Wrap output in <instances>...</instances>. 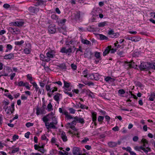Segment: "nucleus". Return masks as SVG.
I'll return each mask as SVG.
<instances>
[{
    "mask_svg": "<svg viewBox=\"0 0 155 155\" xmlns=\"http://www.w3.org/2000/svg\"><path fill=\"white\" fill-rule=\"evenodd\" d=\"M12 46L10 44H8L6 46V48L9 50V51L11 50L12 48Z\"/></svg>",
    "mask_w": 155,
    "mask_h": 155,
    "instance_id": "338daca9",
    "label": "nucleus"
},
{
    "mask_svg": "<svg viewBox=\"0 0 155 155\" xmlns=\"http://www.w3.org/2000/svg\"><path fill=\"white\" fill-rule=\"evenodd\" d=\"M142 147V146H135L134 147V149L138 151H140L141 152H142L141 151V150Z\"/></svg>",
    "mask_w": 155,
    "mask_h": 155,
    "instance_id": "3c124183",
    "label": "nucleus"
},
{
    "mask_svg": "<svg viewBox=\"0 0 155 155\" xmlns=\"http://www.w3.org/2000/svg\"><path fill=\"white\" fill-rule=\"evenodd\" d=\"M32 84L35 88L36 91L38 92V94H41L42 92L43 93L44 92V89L41 88H40L35 82H34L33 83H32Z\"/></svg>",
    "mask_w": 155,
    "mask_h": 155,
    "instance_id": "0eeeda50",
    "label": "nucleus"
},
{
    "mask_svg": "<svg viewBox=\"0 0 155 155\" xmlns=\"http://www.w3.org/2000/svg\"><path fill=\"white\" fill-rule=\"evenodd\" d=\"M99 75L97 73L91 74L89 80L95 79L97 80L99 79Z\"/></svg>",
    "mask_w": 155,
    "mask_h": 155,
    "instance_id": "f8f14e48",
    "label": "nucleus"
},
{
    "mask_svg": "<svg viewBox=\"0 0 155 155\" xmlns=\"http://www.w3.org/2000/svg\"><path fill=\"white\" fill-rule=\"evenodd\" d=\"M28 9L30 12L32 13H36L39 11L38 8L33 7H29Z\"/></svg>",
    "mask_w": 155,
    "mask_h": 155,
    "instance_id": "a211bd4d",
    "label": "nucleus"
},
{
    "mask_svg": "<svg viewBox=\"0 0 155 155\" xmlns=\"http://www.w3.org/2000/svg\"><path fill=\"white\" fill-rule=\"evenodd\" d=\"M74 119L76 122L77 121L78 123H80L81 124H83L85 123L84 120L83 118L76 116L74 117Z\"/></svg>",
    "mask_w": 155,
    "mask_h": 155,
    "instance_id": "ddd939ff",
    "label": "nucleus"
},
{
    "mask_svg": "<svg viewBox=\"0 0 155 155\" xmlns=\"http://www.w3.org/2000/svg\"><path fill=\"white\" fill-rule=\"evenodd\" d=\"M53 106L51 102H50L47 106L48 110L50 111L53 110Z\"/></svg>",
    "mask_w": 155,
    "mask_h": 155,
    "instance_id": "e433bc0d",
    "label": "nucleus"
},
{
    "mask_svg": "<svg viewBox=\"0 0 155 155\" xmlns=\"http://www.w3.org/2000/svg\"><path fill=\"white\" fill-rule=\"evenodd\" d=\"M107 22L106 21L100 23L98 24V26L99 27H103L107 25Z\"/></svg>",
    "mask_w": 155,
    "mask_h": 155,
    "instance_id": "72a5a7b5",
    "label": "nucleus"
},
{
    "mask_svg": "<svg viewBox=\"0 0 155 155\" xmlns=\"http://www.w3.org/2000/svg\"><path fill=\"white\" fill-rule=\"evenodd\" d=\"M19 150V148L18 147H16V148L13 149L12 151V153H15L18 152Z\"/></svg>",
    "mask_w": 155,
    "mask_h": 155,
    "instance_id": "603ef678",
    "label": "nucleus"
},
{
    "mask_svg": "<svg viewBox=\"0 0 155 155\" xmlns=\"http://www.w3.org/2000/svg\"><path fill=\"white\" fill-rule=\"evenodd\" d=\"M73 104V106L75 108H78L79 107V105L80 104V103L79 102L78 103H76V104H75L74 103H72Z\"/></svg>",
    "mask_w": 155,
    "mask_h": 155,
    "instance_id": "680f3d73",
    "label": "nucleus"
},
{
    "mask_svg": "<svg viewBox=\"0 0 155 155\" xmlns=\"http://www.w3.org/2000/svg\"><path fill=\"white\" fill-rule=\"evenodd\" d=\"M92 120L93 122L97 120V113L95 112H91Z\"/></svg>",
    "mask_w": 155,
    "mask_h": 155,
    "instance_id": "c756f323",
    "label": "nucleus"
},
{
    "mask_svg": "<svg viewBox=\"0 0 155 155\" xmlns=\"http://www.w3.org/2000/svg\"><path fill=\"white\" fill-rule=\"evenodd\" d=\"M120 36V34L118 32L114 33L112 35L110 36V37L113 38H117Z\"/></svg>",
    "mask_w": 155,
    "mask_h": 155,
    "instance_id": "473e14b6",
    "label": "nucleus"
},
{
    "mask_svg": "<svg viewBox=\"0 0 155 155\" xmlns=\"http://www.w3.org/2000/svg\"><path fill=\"white\" fill-rule=\"evenodd\" d=\"M61 139L64 142H66L68 140V138L65 133L64 131L61 132Z\"/></svg>",
    "mask_w": 155,
    "mask_h": 155,
    "instance_id": "4be33fe9",
    "label": "nucleus"
},
{
    "mask_svg": "<svg viewBox=\"0 0 155 155\" xmlns=\"http://www.w3.org/2000/svg\"><path fill=\"white\" fill-rule=\"evenodd\" d=\"M71 17L72 19H79L80 18V12L79 11L75 12L72 14Z\"/></svg>",
    "mask_w": 155,
    "mask_h": 155,
    "instance_id": "9b49d317",
    "label": "nucleus"
},
{
    "mask_svg": "<svg viewBox=\"0 0 155 155\" xmlns=\"http://www.w3.org/2000/svg\"><path fill=\"white\" fill-rule=\"evenodd\" d=\"M92 54V53L90 51L88 50L86 51V52L84 53V55L85 58L91 59V55Z\"/></svg>",
    "mask_w": 155,
    "mask_h": 155,
    "instance_id": "f3484780",
    "label": "nucleus"
},
{
    "mask_svg": "<svg viewBox=\"0 0 155 155\" xmlns=\"http://www.w3.org/2000/svg\"><path fill=\"white\" fill-rule=\"evenodd\" d=\"M149 70L150 68L153 69L155 70V63H148Z\"/></svg>",
    "mask_w": 155,
    "mask_h": 155,
    "instance_id": "ea45409f",
    "label": "nucleus"
},
{
    "mask_svg": "<svg viewBox=\"0 0 155 155\" xmlns=\"http://www.w3.org/2000/svg\"><path fill=\"white\" fill-rule=\"evenodd\" d=\"M10 24V25H13L15 26L20 27L24 25V22L22 21H16L11 22Z\"/></svg>",
    "mask_w": 155,
    "mask_h": 155,
    "instance_id": "1a4fd4ad",
    "label": "nucleus"
},
{
    "mask_svg": "<svg viewBox=\"0 0 155 155\" xmlns=\"http://www.w3.org/2000/svg\"><path fill=\"white\" fill-rule=\"evenodd\" d=\"M24 51L25 54H28L31 52V50L30 49L25 48L24 49Z\"/></svg>",
    "mask_w": 155,
    "mask_h": 155,
    "instance_id": "a18cd8bd",
    "label": "nucleus"
},
{
    "mask_svg": "<svg viewBox=\"0 0 155 155\" xmlns=\"http://www.w3.org/2000/svg\"><path fill=\"white\" fill-rule=\"evenodd\" d=\"M19 136L18 135H14L13 136L12 139L13 141L16 140L18 139Z\"/></svg>",
    "mask_w": 155,
    "mask_h": 155,
    "instance_id": "774afa93",
    "label": "nucleus"
},
{
    "mask_svg": "<svg viewBox=\"0 0 155 155\" xmlns=\"http://www.w3.org/2000/svg\"><path fill=\"white\" fill-rule=\"evenodd\" d=\"M10 5L8 4H5L3 5V7L5 8L8 9L10 7Z\"/></svg>",
    "mask_w": 155,
    "mask_h": 155,
    "instance_id": "e2e57ef3",
    "label": "nucleus"
},
{
    "mask_svg": "<svg viewBox=\"0 0 155 155\" xmlns=\"http://www.w3.org/2000/svg\"><path fill=\"white\" fill-rule=\"evenodd\" d=\"M124 66L125 68L127 69H129L130 68L136 69L137 67V65L133 61L125 63L124 64Z\"/></svg>",
    "mask_w": 155,
    "mask_h": 155,
    "instance_id": "f03ea898",
    "label": "nucleus"
},
{
    "mask_svg": "<svg viewBox=\"0 0 155 155\" xmlns=\"http://www.w3.org/2000/svg\"><path fill=\"white\" fill-rule=\"evenodd\" d=\"M48 115H47L44 116L42 118V120L45 123V126L48 124V122L49 121V119L47 117Z\"/></svg>",
    "mask_w": 155,
    "mask_h": 155,
    "instance_id": "bb28decb",
    "label": "nucleus"
},
{
    "mask_svg": "<svg viewBox=\"0 0 155 155\" xmlns=\"http://www.w3.org/2000/svg\"><path fill=\"white\" fill-rule=\"evenodd\" d=\"M40 108L39 107H38L36 108V114L37 115H39L40 114H41L42 112Z\"/></svg>",
    "mask_w": 155,
    "mask_h": 155,
    "instance_id": "09e8293b",
    "label": "nucleus"
},
{
    "mask_svg": "<svg viewBox=\"0 0 155 155\" xmlns=\"http://www.w3.org/2000/svg\"><path fill=\"white\" fill-rule=\"evenodd\" d=\"M89 140V139L87 137H85L81 140V143H86Z\"/></svg>",
    "mask_w": 155,
    "mask_h": 155,
    "instance_id": "49530a36",
    "label": "nucleus"
},
{
    "mask_svg": "<svg viewBox=\"0 0 155 155\" xmlns=\"http://www.w3.org/2000/svg\"><path fill=\"white\" fill-rule=\"evenodd\" d=\"M11 108L9 106V107H7L5 111L6 112L7 114H10L11 113Z\"/></svg>",
    "mask_w": 155,
    "mask_h": 155,
    "instance_id": "79ce46f5",
    "label": "nucleus"
},
{
    "mask_svg": "<svg viewBox=\"0 0 155 155\" xmlns=\"http://www.w3.org/2000/svg\"><path fill=\"white\" fill-rule=\"evenodd\" d=\"M38 151L42 153H44L46 152V150L44 149L43 146L40 147V148H39Z\"/></svg>",
    "mask_w": 155,
    "mask_h": 155,
    "instance_id": "c03bdc74",
    "label": "nucleus"
},
{
    "mask_svg": "<svg viewBox=\"0 0 155 155\" xmlns=\"http://www.w3.org/2000/svg\"><path fill=\"white\" fill-rule=\"evenodd\" d=\"M66 21V20L65 19H63L61 20L60 19L57 18V22L58 23V25L61 26L64 25Z\"/></svg>",
    "mask_w": 155,
    "mask_h": 155,
    "instance_id": "5701e85b",
    "label": "nucleus"
},
{
    "mask_svg": "<svg viewBox=\"0 0 155 155\" xmlns=\"http://www.w3.org/2000/svg\"><path fill=\"white\" fill-rule=\"evenodd\" d=\"M111 46H108L106 48L103 53V56H105L108 54L110 51Z\"/></svg>",
    "mask_w": 155,
    "mask_h": 155,
    "instance_id": "aec40b11",
    "label": "nucleus"
},
{
    "mask_svg": "<svg viewBox=\"0 0 155 155\" xmlns=\"http://www.w3.org/2000/svg\"><path fill=\"white\" fill-rule=\"evenodd\" d=\"M81 42L84 44L88 45L90 43V42L87 40L82 39L81 41Z\"/></svg>",
    "mask_w": 155,
    "mask_h": 155,
    "instance_id": "a19ab883",
    "label": "nucleus"
},
{
    "mask_svg": "<svg viewBox=\"0 0 155 155\" xmlns=\"http://www.w3.org/2000/svg\"><path fill=\"white\" fill-rule=\"evenodd\" d=\"M58 90V88L54 84H53V87L51 88V92L52 94H53L55 91H57Z\"/></svg>",
    "mask_w": 155,
    "mask_h": 155,
    "instance_id": "4c0bfd02",
    "label": "nucleus"
},
{
    "mask_svg": "<svg viewBox=\"0 0 155 155\" xmlns=\"http://www.w3.org/2000/svg\"><path fill=\"white\" fill-rule=\"evenodd\" d=\"M24 42L23 40H21L20 41H16L15 42V45L20 46Z\"/></svg>",
    "mask_w": 155,
    "mask_h": 155,
    "instance_id": "f704fd0d",
    "label": "nucleus"
},
{
    "mask_svg": "<svg viewBox=\"0 0 155 155\" xmlns=\"http://www.w3.org/2000/svg\"><path fill=\"white\" fill-rule=\"evenodd\" d=\"M61 95V94L59 93H57L54 97V99L57 101H59L60 97Z\"/></svg>",
    "mask_w": 155,
    "mask_h": 155,
    "instance_id": "cd10ccee",
    "label": "nucleus"
},
{
    "mask_svg": "<svg viewBox=\"0 0 155 155\" xmlns=\"http://www.w3.org/2000/svg\"><path fill=\"white\" fill-rule=\"evenodd\" d=\"M56 51L54 50L49 49L46 53L47 62L50 61L51 58H54L55 56Z\"/></svg>",
    "mask_w": 155,
    "mask_h": 155,
    "instance_id": "f257e3e1",
    "label": "nucleus"
},
{
    "mask_svg": "<svg viewBox=\"0 0 155 155\" xmlns=\"http://www.w3.org/2000/svg\"><path fill=\"white\" fill-rule=\"evenodd\" d=\"M72 51V49L71 48H69L67 49L65 47H63L61 49L60 52L62 53L67 54L68 53H71Z\"/></svg>",
    "mask_w": 155,
    "mask_h": 155,
    "instance_id": "9d476101",
    "label": "nucleus"
},
{
    "mask_svg": "<svg viewBox=\"0 0 155 155\" xmlns=\"http://www.w3.org/2000/svg\"><path fill=\"white\" fill-rule=\"evenodd\" d=\"M27 96H25L24 94H22L21 96V99L22 100L25 101L27 99Z\"/></svg>",
    "mask_w": 155,
    "mask_h": 155,
    "instance_id": "5fc2aeb1",
    "label": "nucleus"
},
{
    "mask_svg": "<svg viewBox=\"0 0 155 155\" xmlns=\"http://www.w3.org/2000/svg\"><path fill=\"white\" fill-rule=\"evenodd\" d=\"M105 117L107 124H108L109 123L110 120V117L106 115L105 116Z\"/></svg>",
    "mask_w": 155,
    "mask_h": 155,
    "instance_id": "69168bd1",
    "label": "nucleus"
},
{
    "mask_svg": "<svg viewBox=\"0 0 155 155\" xmlns=\"http://www.w3.org/2000/svg\"><path fill=\"white\" fill-rule=\"evenodd\" d=\"M108 144L109 147H116L117 145V143L115 142L110 141L108 143Z\"/></svg>",
    "mask_w": 155,
    "mask_h": 155,
    "instance_id": "c85d7f7f",
    "label": "nucleus"
},
{
    "mask_svg": "<svg viewBox=\"0 0 155 155\" xmlns=\"http://www.w3.org/2000/svg\"><path fill=\"white\" fill-rule=\"evenodd\" d=\"M114 33V31L113 30L111 29L110 30H109L108 31L107 34L110 36L112 35Z\"/></svg>",
    "mask_w": 155,
    "mask_h": 155,
    "instance_id": "13d9d810",
    "label": "nucleus"
},
{
    "mask_svg": "<svg viewBox=\"0 0 155 155\" xmlns=\"http://www.w3.org/2000/svg\"><path fill=\"white\" fill-rule=\"evenodd\" d=\"M8 30L13 35H18L20 32V30L18 28L9 27Z\"/></svg>",
    "mask_w": 155,
    "mask_h": 155,
    "instance_id": "20e7f679",
    "label": "nucleus"
},
{
    "mask_svg": "<svg viewBox=\"0 0 155 155\" xmlns=\"http://www.w3.org/2000/svg\"><path fill=\"white\" fill-rule=\"evenodd\" d=\"M94 56L97 59L101 60V58L100 56V53L99 52H95Z\"/></svg>",
    "mask_w": 155,
    "mask_h": 155,
    "instance_id": "2f4dec72",
    "label": "nucleus"
},
{
    "mask_svg": "<svg viewBox=\"0 0 155 155\" xmlns=\"http://www.w3.org/2000/svg\"><path fill=\"white\" fill-rule=\"evenodd\" d=\"M40 60L42 61H46L47 62V57L46 56H45L42 54H41L40 55Z\"/></svg>",
    "mask_w": 155,
    "mask_h": 155,
    "instance_id": "7c9ffc66",
    "label": "nucleus"
},
{
    "mask_svg": "<svg viewBox=\"0 0 155 155\" xmlns=\"http://www.w3.org/2000/svg\"><path fill=\"white\" fill-rule=\"evenodd\" d=\"M76 124V122L74 120L71 123H69L67 124V127L74 130L75 126Z\"/></svg>",
    "mask_w": 155,
    "mask_h": 155,
    "instance_id": "4468645a",
    "label": "nucleus"
},
{
    "mask_svg": "<svg viewBox=\"0 0 155 155\" xmlns=\"http://www.w3.org/2000/svg\"><path fill=\"white\" fill-rule=\"evenodd\" d=\"M96 36L97 38L101 40H107L108 39L107 37L102 34H97L96 35Z\"/></svg>",
    "mask_w": 155,
    "mask_h": 155,
    "instance_id": "dca6fc26",
    "label": "nucleus"
},
{
    "mask_svg": "<svg viewBox=\"0 0 155 155\" xmlns=\"http://www.w3.org/2000/svg\"><path fill=\"white\" fill-rule=\"evenodd\" d=\"M14 57V54L11 53L5 55L4 56V59L6 60L13 59Z\"/></svg>",
    "mask_w": 155,
    "mask_h": 155,
    "instance_id": "2eb2a0df",
    "label": "nucleus"
},
{
    "mask_svg": "<svg viewBox=\"0 0 155 155\" xmlns=\"http://www.w3.org/2000/svg\"><path fill=\"white\" fill-rule=\"evenodd\" d=\"M48 31L50 34H54L56 32L55 25L54 24H51L49 25L48 28Z\"/></svg>",
    "mask_w": 155,
    "mask_h": 155,
    "instance_id": "39448f33",
    "label": "nucleus"
},
{
    "mask_svg": "<svg viewBox=\"0 0 155 155\" xmlns=\"http://www.w3.org/2000/svg\"><path fill=\"white\" fill-rule=\"evenodd\" d=\"M17 85L20 86H24L27 89L30 90V87H29V84L27 82L24 83L23 81H20L18 83Z\"/></svg>",
    "mask_w": 155,
    "mask_h": 155,
    "instance_id": "6e6552de",
    "label": "nucleus"
},
{
    "mask_svg": "<svg viewBox=\"0 0 155 155\" xmlns=\"http://www.w3.org/2000/svg\"><path fill=\"white\" fill-rule=\"evenodd\" d=\"M64 87L66 88H68L70 86V83H68L66 81H64Z\"/></svg>",
    "mask_w": 155,
    "mask_h": 155,
    "instance_id": "6e6d98bb",
    "label": "nucleus"
},
{
    "mask_svg": "<svg viewBox=\"0 0 155 155\" xmlns=\"http://www.w3.org/2000/svg\"><path fill=\"white\" fill-rule=\"evenodd\" d=\"M53 83L49 85H46L45 86L46 90L47 91L51 92V88H53Z\"/></svg>",
    "mask_w": 155,
    "mask_h": 155,
    "instance_id": "a878e982",
    "label": "nucleus"
},
{
    "mask_svg": "<svg viewBox=\"0 0 155 155\" xmlns=\"http://www.w3.org/2000/svg\"><path fill=\"white\" fill-rule=\"evenodd\" d=\"M27 78L30 81V83L31 84L33 83V82H31V81H33V79L31 75L28 74L27 76Z\"/></svg>",
    "mask_w": 155,
    "mask_h": 155,
    "instance_id": "bf43d9fd",
    "label": "nucleus"
},
{
    "mask_svg": "<svg viewBox=\"0 0 155 155\" xmlns=\"http://www.w3.org/2000/svg\"><path fill=\"white\" fill-rule=\"evenodd\" d=\"M72 153L74 155H85L82 153L81 149L77 147H74L73 148Z\"/></svg>",
    "mask_w": 155,
    "mask_h": 155,
    "instance_id": "7ed1b4c3",
    "label": "nucleus"
},
{
    "mask_svg": "<svg viewBox=\"0 0 155 155\" xmlns=\"http://www.w3.org/2000/svg\"><path fill=\"white\" fill-rule=\"evenodd\" d=\"M104 80L107 82H112L113 81V79L112 78L109 77H106Z\"/></svg>",
    "mask_w": 155,
    "mask_h": 155,
    "instance_id": "58836bf2",
    "label": "nucleus"
},
{
    "mask_svg": "<svg viewBox=\"0 0 155 155\" xmlns=\"http://www.w3.org/2000/svg\"><path fill=\"white\" fill-rule=\"evenodd\" d=\"M141 142L143 143V146H145V144L148 143V141L145 139H142Z\"/></svg>",
    "mask_w": 155,
    "mask_h": 155,
    "instance_id": "052dcab7",
    "label": "nucleus"
},
{
    "mask_svg": "<svg viewBox=\"0 0 155 155\" xmlns=\"http://www.w3.org/2000/svg\"><path fill=\"white\" fill-rule=\"evenodd\" d=\"M68 110L69 111L70 113L71 114H74L75 113L76 110L72 108H69Z\"/></svg>",
    "mask_w": 155,
    "mask_h": 155,
    "instance_id": "de8ad7c7",
    "label": "nucleus"
},
{
    "mask_svg": "<svg viewBox=\"0 0 155 155\" xmlns=\"http://www.w3.org/2000/svg\"><path fill=\"white\" fill-rule=\"evenodd\" d=\"M124 53L123 51L119 50L118 51L117 54L118 55L121 57L123 56Z\"/></svg>",
    "mask_w": 155,
    "mask_h": 155,
    "instance_id": "4d7b16f0",
    "label": "nucleus"
},
{
    "mask_svg": "<svg viewBox=\"0 0 155 155\" xmlns=\"http://www.w3.org/2000/svg\"><path fill=\"white\" fill-rule=\"evenodd\" d=\"M149 96V100L150 101H153L155 99V93L154 92H151Z\"/></svg>",
    "mask_w": 155,
    "mask_h": 155,
    "instance_id": "393cba45",
    "label": "nucleus"
},
{
    "mask_svg": "<svg viewBox=\"0 0 155 155\" xmlns=\"http://www.w3.org/2000/svg\"><path fill=\"white\" fill-rule=\"evenodd\" d=\"M148 63H141L139 66L140 69L141 71H147L149 70Z\"/></svg>",
    "mask_w": 155,
    "mask_h": 155,
    "instance_id": "423d86ee",
    "label": "nucleus"
},
{
    "mask_svg": "<svg viewBox=\"0 0 155 155\" xmlns=\"http://www.w3.org/2000/svg\"><path fill=\"white\" fill-rule=\"evenodd\" d=\"M83 74L84 75V77L87 78L88 80H89L91 74L87 73V69H85L83 71Z\"/></svg>",
    "mask_w": 155,
    "mask_h": 155,
    "instance_id": "b1692460",
    "label": "nucleus"
},
{
    "mask_svg": "<svg viewBox=\"0 0 155 155\" xmlns=\"http://www.w3.org/2000/svg\"><path fill=\"white\" fill-rule=\"evenodd\" d=\"M118 92L120 94H124L125 93V91L123 89L119 90Z\"/></svg>",
    "mask_w": 155,
    "mask_h": 155,
    "instance_id": "0e129e2a",
    "label": "nucleus"
},
{
    "mask_svg": "<svg viewBox=\"0 0 155 155\" xmlns=\"http://www.w3.org/2000/svg\"><path fill=\"white\" fill-rule=\"evenodd\" d=\"M126 39L134 42L138 41L140 39V38L137 37H126Z\"/></svg>",
    "mask_w": 155,
    "mask_h": 155,
    "instance_id": "412c9836",
    "label": "nucleus"
},
{
    "mask_svg": "<svg viewBox=\"0 0 155 155\" xmlns=\"http://www.w3.org/2000/svg\"><path fill=\"white\" fill-rule=\"evenodd\" d=\"M79 107H80L82 109H84L85 108L86 109H87L88 108V107L84 105L81 104V103L80 104Z\"/></svg>",
    "mask_w": 155,
    "mask_h": 155,
    "instance_id": "8fccbe9b",
    "label": "nucleus"
},
{
    "mask_svg": "<svg viewBox=\"0 0 155 155\" xmlns=\"http://www.w3.org/2000/svg\"><path fill=\"white\" fill-rule=\"evenodd\" d=\"M45 126L46 127L47 129L48 130L52 128L55 129L56 128L55 125L52 122L48 123V124Z\"/></svg>",
    "mask_w": 155,
    "mask_h": 155,
    "instance_id": "6ab92c4d",
    "label": "nucleus"
},
{
    "mask_svg": "<svg viewBox=\"0 0 155 155\" xmlns=\"http://www.w3.org/2000/svg\"><path fill=\"white\" fill-rule=\"evenodd\" d=\"M145 149L144 147L142 146L141 150H143L145 153H147L148 152H150L151 151V149L149 147H147Z\"/></svg>",
    "mask_w": 155,
    "mask_h": 155,
    "instance_id": "c9c22d12",
    "label": "nucleus"
},
{
    "mask_svg": "<svg viewBox=\"0 0 155 155\" xmlns=\"http://www.w3.org/2000/svg\"><path fill=\"white\" fill-rule=\"evenodd\" d=\"M45 3L44 1L42 0H40V1L38 2V3H36L35 5L38 6L39 5H42L44 4Z\"/></svg>",
    "mask_w": 155,
    "mask_h": 155,
    "instance_id": "37998d69",
    "label": "nucleus"
},
{
    "mask_svg": "<svg viewBox=\"0 0 155 155\" xmlns=\"http://www.w3.org/2000/svg\"><path fill=\"white\" fill-rule=\"evenodd\" d=\"M34 125L33 123H31L30 122H28L27 123L25 124V126L27 127H30L33 126Z\"/></svg>",
    "mask_w": 155,
    "mask_h": 155,
    "instance_id": "864d4df0",
    "label": "nucleus"
}]
</instances>
